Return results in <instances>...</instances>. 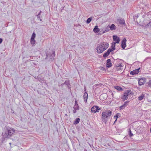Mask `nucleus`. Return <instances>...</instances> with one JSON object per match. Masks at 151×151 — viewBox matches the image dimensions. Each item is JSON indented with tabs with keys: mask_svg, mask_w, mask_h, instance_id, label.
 <instances>
[{
	"mask_svg": "<svg viewBox=\"0 0 151 151\" xmlns=\"http://www.w3.org/2000/svg\"><path fill=\"white\" fill-rule=\"evenodd\" d=\"M115 44H116L115 42H113L112 43L111 46V48L110 49V50H111V51H113L115 49Z\"/></svg>",
	"mask_w": 151,
	"mask_h": 151,
	"instance_id": "aec40b11",
	"label": "nucleus"
},
{
	"mask_svg": "<svg viewBox=\"0 0 151 151\" xmlns=\"http://www.w3.org/2000/svg\"><path fill=\"white\" fill-rule=\"evenodd\" d=\"M109 46V44L107 42H103L98 45L96 48L97 52L99 53L102 52L106 50Z\"/></svg>",
	"mask_w": 151,
	"mask_h": 151,
	"instance_id": "f03ea898",
	"label": "nucleus"
},
{
	"mask_svg": "<svg viewBox=\"0 0 151 151\" xmlns=\"http://www.w3.org/2000/svg\"><path fill=\"white\" fill-rule=\"evenodd\" d=\"M77 104L76 100L75 101V104Z\"/></svg>",
	"mask_w": 151,
	"mask_h": 151,
	"instance_id": "72a5a7b5",
	"label": "nucleus"
},
{
	"mask_svg": "<svg viewBox=\"0 0 151 151\" xmlns=\"http://www.w3.org/2000/svg\"><path fill=\"white\" fill-rule=\"evenodd\" d=\"M132 95L131 91L130 90L126 91L124 92V95L122 97V99L123 101L127 99L129 97L131 96Z\"/></svg>",
	"mask_w": 151,
	"mask_h": 151,
	"instance_id": "20e7f679",
	"label": "nucleus"
},
{
	"mask_svg": "<svg viewBox=\"0 0 151 151\" xmlns=\"http://www.w3.org/2000/svg\"><path fill=\"white\" fill-rule=\"evenodd\" d=\"M30 42L32 44V45H34L35 44V39L31 38Z\"/></svg>",
	"mask_w": 151,
	"mask_h": 151,
	"instance_id": "4be33fe9",
	"label": "nucleus"
},
{
	"mask_svg": "<svg viewBox=\"0 0 151 151\" xmlns=\"http://www.w3.org/2000/svg\"><path fill=\"white\" fill-rule=\"evenodd\" d=\"M41 13V11H40V13H39V14L37 15V18L38 20H39L40 21H42V20L40 18V14Z\"/></svg>",
	"mask_w": 151,
	"mask_h": 151,
	"instance_id": "5701e85b",
	"label": "nucleus"
},
{
	"mask_svg": "<svg viewBox=\"0 0 151 151\" xmlns=\"http://www.w3.org/2000/svg\"><path fill=\"white\" fill-rule=\"evenodd\" d=\"M129 102V101H126V102H124V104H127V103Z\"/></svg>",
	"mask_w": 151,
	"mask_h": 151,
	"instance_id": "473e14b6",
	"label": "nucleus"
},
{
	"mask_svg": "<svg viewBox=\"0 0 151 151\" xmlns=\"http://www.w3.org/2000/svg\"><path fill=\"white\" fill-rule=\"evenodd\" d=\"M126 40L125 38H124L122 41V47L123 49H124L126 47Z\"/></svg>",
	"mask_w": 151,
	"mask_h": 151,
	"instance_id": "9d476101",
	"label": "nucleus"
},
{
	"mask_svg": "<svg viewBox=\"0 0 151 151\" xmlns=\"http://www.w3.org/2000/svg\"><path fill=\"white\" fill-rule=\"evenodd\" d=\"M114 88L118 91H120L122 89V88L119 86H115Z\"/></svg>",
	"mask_w": 151,
	"mask_h": 151,
	"instance_id": "a878e982",
	"label": "nucleus"
},
{
	"mask_svg": "<svg viewBox=\"0 0 151 151\" xmlns=\"http://www.w3.org/2000/svg\"><path fill=\"white\" fill-rule=\"evenodd\" d=\"M15 132V131L12 129L10 128L9 129H6L2 134L3 141L6 140Z\"/></svg>",
	"mask_w": 151,
	"mask_h": 151,
	"instance_id": "f257e3e1",
	"label": "nucleus"
},
{
	"mask_svg": "<svg viewBox=\"0 0 151 151\" xmlns=\"http://www.w3.org/2000/svg\"><path fill=\"white\" fill-rule=\"evenodd\" d=\"M100 29L98 28L97 26H96L93 29V31L95 33H97L100 31Z\"/></svg>",
	"mask_w": 151,
	"mask_h": 151,
	"instance_id": "dca6fc26",
	"label": "nucleus"
},
{
	"mask_svg": "<svg viewBox=\"0 0 151 151\" xmlns=\"http://www.w3.org/2000/svg\"><path fill=\"white\" fill-rule=\"evenodd\" d=\"M145 83V81L142 78L140 79L139 81V84L140 85H142Z\"/></svg>",
	"mask_w": 151,
	"mask_h": 151,
	"instance_id": "a211bd4d",
	"label": "nucleus"
},
{
	"mask_svg": "<svg viewBox=\"0 0 151 151\" xmlns=\"http://www.w3.org/2000/svg\"><path fill=\"white\" fill-rule=\"evenodd\" d=\"M111 50H110V48H109L107 50V51L105 52L103 55V57L104 58L107 56L111 52Z\"/></svg>",
	"mask_w": 151,
	"mask_h": 151,
	"instance_id": "f8f14e48",
	"label": "nucleus"
},
{
	"mask_svg": "<svg viewBox=\"0 0 151 151\" xmlns=\"http://www.w3.org/2000/svg\"><path fill=\"white\" fill-rule=\"evenodd\" d=\"M116 69L118 71L122 70H123V67L122 65L120 63L119 64H118V65H116Z\"/></svg>",
	"mask_w": 151,
	"mask_h": 151,
	"instance_id": "1a4fd4ad",
	"label": "nucleus"
},
{
	"mask_svg": "<svg viewBox=\"0 0 151 151\" xmlns=\"http://www.w3.org/2000/svg\"><path fill=\"white\" fill-rule=\"evenodd\" d=\"M145 97V94L143 93H142V94L138 97V100L139 101H141Z\"/></svg>",
	"mask_w": 151,
	"mask_h": 151,
	"instance_id": "f3484780",
	"label": "nucleus"
},
{
	"mask_svg": "<svg viewBox=\"0 0 151 151\" xmlns=\"http://www.w3.org/2000/svg\"><path fill=\"white\" fill-rule=\"evenodd\" d=\"M118 114H117L116 116H114V118L115 119H116V120H115V122H114V123H115V122H116V120H117V118H118Z\"/></svg>",
	"mask_w": 151,
	"mask_h": 151,
	"instance_id": "c756f323",
	"label": "nucleus"
},
{
	"mask_svg": "<svg viewBox=\"0 0 151 151\" xmlns=\"http://www.w3.org/2000/svg\"><path fill=\"white\" fill-rule=\"evenodd\" d=\"M80 119L79 118H77L76 119V120L74 122V124H77L78 123L79 121H80Z\"/></svg>",
	"mask_w": 151,
	"mask_h": 151,
	"instance_id": "393cba45",
	"label": "nucleus"
},
{
	"mask_svg": "<svg viewBox=\"0 0 151 151\" xmlns=\"http://www.w3.org/2000/svg\"><path fill=\"white\" fill-rule=\"evenodd\" d=\"M113 39L114 41L116 43H119L120 41L119 38L116 35H114L113 36Z\"/></svg>",
	"mask_w": 151,
	"mask_h": 151,
	"instance_id": "0eeeda50",
	"label": "nucleus"
},
{
	"mask_svg": "<svg viewBox=\"0 0 151 151\" xmlns=\"http://www.w3.org/2000/svg\"><path fill=\"white\" fill-rule=\"evenodd\" d=\"M127 104H123L120 107V109H124V108L125 107V106H127Z\"/></svg>",
	"mask_w": 151,
	"mask_h": 151,
	"instance_id": "bb28decb",
	"label": "nucleus"
},
{
	"mask_svg": "<svg viewBox=\"0 0 151 151\" xmlns=\"http://www.w3.org/2000/svg\"><path fill=\"white\" fill-rule=\"evenodd\" d=\"M149 85L150 86H151V80L149 81Z\"/></svg>",
	"mask_w": 151,
	"mask_h": 151,
	"instance_id": "7c9ffc66",
	"label": "nucleus"
},
{
	"mask_svg": "<svg viewBox=\"0 0 151 151\" xmlns=\"http://www.w3.org/2000/svg\"><path fill=\"white\" fill-rule=\"evenodd\" d=\"M92 19V17L89 18H88V19H87L86 21V23L88 24H89L91 21Z\"/></svg>",
	"mask_w": 151,
	"mask_h": 151,
	"instance_id": "b1692460",
	"label": "nucleus"
},
{
	"mask_svg": "<svg viewBox=\"0 0 151 151\" xmlns=\"http://www.w3.org/2000/svg\"><path fill=\"white\" fill-rule=\"evenodd\" d=\"M74 110L73 111V113L76 112V111L79 110V106L78 104H75L73 107Z\"/></svg>",
	"mask_w": 151,
	"mask_h": 151,
	"instance_id": "ddd939ff",
	"label": "nucleus"
},
{
	"mask_svg": "<svg viewBox=\"0 0 151 151\" xmlns=\"http://www.w3.org/2000/svg\"><path fill=\"white\" fill-rule=\"evenodd\" d=\"M88 98V94L87 92H85L83 95V99L84 101L86 102Z\"/></svg>",
	"mask_w": 151,
	"mask_h": 151,
	"instance_id": "2eb2a0df",
	"label": "nucleus"
},
{
	"mask_svg": "<svg viewBox=\"0 0 151 151\" xmlns=\"http://www.w3.org/2000/svg\"><path fill=\"white\" fill-rule=\"evenodd\" d=\"M112 112L110 110H106L102 113V119L103 122H106L109 119Z\"/></svg>",
	"mask_w": 151,
	"mask_h": 151,
	"instance_id": "7ed1b4c3",
	"label": "nucleus"
},
{
	"mask_svg": "<svg viewBox=\"0 0 151 151\" xmlns=\"http://www.w3.org/2000/svg\"><path fill=\"white\" fill-rule=\"evenodd\" d=\"M118 22L122 24H125V22L123 19H119L118 20Z\"/></svg>",
	"mask_w": 151,
	"mask_h": 151,
	"instance_id": "6ab92c4d",
	"label": "nucleus"
},
{
	"mask_svg": "<svg viewBox=\"0 0 151 151\" xmlns=\"http://www.w3.org/2000/svg\"><path fill=\"white\" fill-rule=\"evenodd\" d=\"M139 69L140 68L131 72L130 74L132 75L138 74L139 72Z\"/></svg>",
	"mask_w": 151,
	"mask_h": 151,
	"instance_id": "9b49d317",
	"label": "nucleus"
},
{
	"mask_svg": "<svg viewBox=\"0 0 151 151\" xmlns=\"http://www.w3.org/2000/svg\"><path fill=\"white\" fill-rule=\"evenodd\" d=\"M107 96L106 93H104L101 94L100 96V99L101 100H104L107 98Z\"/></svg>",
	"mask_w": 151,
	"mask_h": 151,
	"instance_id": "6e6552de",
	"label": "nucleus"
},
{
	"mask_svg": "<svg viewBox=\"0 0 151 151\" xmlns=\"http://www.w3.org/2000/svg\"><path fill=\"white\" fill-rule=\"evenodd\" d=\"M100 109V108L98 106H95L91 108V110L92 112L95 113L98 112Z\"/></svg>",
	"mask_w": 151,
	"mask_h": 151,
	"instance_id": "423d86ee",
	"label": "nucleus"
},
{
	"mask_svg": "<svg viewBox=\"0 0 151 151\" xmlns=\"http://www.w3.org/2000/svg\"><path fill=\"white\" fill-rule=\"evenodd\" d=\"M36 36V34L34 32L32 34L31 38L35 39Z\"/></svg>",
	"mask_w": 151,
	"mask_h": 151,
	"instance_id": "cd10ccee",
	"label": "nucleus"
},
{
	"mask_svg": "<svg viewBox=\"0 0 151 151\" xmlns=\"http://www.w3.org/2000/svg\"><path fill=\"white\" fill-rule=\"evenodd\" d=\"M106 67L108 68L110 67L111 66V60L108 59L106 61Z\"/></svg>",
	"mask_w": 151,
	"mask_h": 151,
	"instance_id": "4468645a",
	"label": "nucleus"
},
{
	"mask_svg": "<svg viewBox=\"0 0 151 151\" xmlns=\"http://www.w3.org/2000/svg\"><path fill=\"white\" fill-rule=\"evenodd\" d=\"M109 29H110L111 30H113L115 29V26L114 24H112L111 26H109Z\"/></svg>",
	"mask_w": 151,
	"mask_h": 151,
	"instance_id": "412c9836",
	"label": "nucleus"
},
{
	"mask_svg": "<svg viewBox=\"0 0 151 151\" xmlns=\"http://www.w3.org/2000/svg\"><path fill=\"white\" fill-rule=\"evenodd\" d=\"M3 41V40L1 38H0V44Z\"/></svg>",
	"mask_w": 151,
	"mask_h": 151,
	"instance_id": "2f4dec72",
	"label": "nucleus"
},
{
	"mask_svg": "<svg viewBox=\"0 0 151 151\" xmlns=\"http://www.w3.org/2000/svg\"><path fill=\"white\" fill-rule=\"evenodd\" d=\"M129 134L130 137H132L133 135V134L132 133V132L130 129H129Z\"/></svg>",
	"mask_w": 151,
	"mask_h": 151,
	"instance_id": "c85d7f7f",
	"label": "nucleus"
},
{
	"mask_svg": "<svg viewBox=\"0 0 151 151\" xmlns=\"http://www.w3.org/2000/svg\"><path fill=\"white\" fill-rule=\"evenodd\" d=\"M109 30V26L107 27H102L101 29V32H102L101 34H104Z\"/></svg>",
	"mask_w": 151,
	"mask_h": 151,
	"instance_id": "39448f33",
	"label": "nucleus"
}]
</instances>
